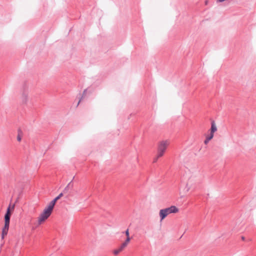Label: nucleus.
<instances>
[{"label": "nucleus", "mask_w": 256, "mask_h": 256, "mask_svg": "<svg viewBox=\"0 0 256 256\" xmlns=\"http://www.w3.org/2000/svg\"><path fill=\"white\" fill-rule=\"evenodd\" d=\"M17 140L18 142H20L21 140V137L20 136L18 135L17 136Z\"/></svg>", "instance_id": "obj_14"}, {"label": "nucleus", "mask_w": 256, "mask_h": 256, "mask_svg": "<svg viewBox=\"0 0 256 256\" xmlns=\"http://www.w3.org/2000/svg\"><path fill=\"white\" fill-rule=\"evenodd\" d=\"M124 247H122V245L120 246V248L118 250H116L113 252V254H114L116 255L118 254L120 252H122L124 248Z\"/></svg>", "instance_id": "obj_10"}, {"label": "nucleus", "mask_w": 256, "mask_h": 256, "mask_svg": "<svg viewBox=\"0 0 256 256\" xmlns=\"http://www.w3.org/2000/svg\"><path fill=\"white\" fill-rule=\"evenodd\" d=\"M52 208L48 204L44 208L38 218V223L39 225L42 224L50 217L53 211Z\"/></svg>", "instance_id": "obj_2"}, {"label": "nucleus", "mask_w": 256, "mask_h": 256, "mask_svg": "<svg viewBox=\"0 0 256 256\" xmlns=\"http://www.w3.org/2000/svg\"><path fill=\"white\" fill-rule=\"evenodd\" d=\"M126 236L127 237L129 236V232H128V230H127L126 231Z\"/></svg>", "instance_id": "obj_13"}, {"label": "nucleus", "mask_w": 256, "mask_h": 256, "mask_svg": "<svg viewBox=\"0 0 256 256\" xmlns=\"http://www.w3.org/2000/svg\"><path fill=\"white\" fill-rule=\"evenodd\" d=\"M130 236L127 237L125 242L122 244V247L125 248L128 245V243L130 242Z\"/></svg>", "instance_id": "obj_11"}, {"label": "nucleus", "mask_w": 256, "mask_h": 256, "mask_svg": "<svg viewBox=\"0 0 256 256\" xmlns=\"http://www.w3.org/2000/svg\"><path fill=\"white\" fill-rule=\"evenodd\" d=\"M169 144V142L167 140L160 142L158 146V157H162Z\"/></svg>", "instance_id": "obj_4"}, {"label": "nucleus", "mask_w": 256, "mask_h": 256, "mask_svg": "<svg viewBox=\"0 0 256 256\" xmlns=\"http://www.w3.org/2000/svg\"><path fill=\"white\" fill-rule=\"evenodd\" d=\"M242 239L243 240H245V238H244V236H242Z\"/></svg>", "instance_id": "obj_15"}, {"label": "nucleus", "mask_w": 256, "mask_h": 256, "mask_svg": "<svg viewBox=\"0 0 256 256\" xmlns=\"http://www.w3.org/2000/svg\"><path fill=\"white\" fill-rule=\"evenodd\" d=\"M28 100V93L27 91L23 92L20 96V100L24 104H26Z\"/></svg>", "instance_id": "obj_6"}, {"label": "nucleus", "mask_w": 256, "mask_h": 256, "mask_svg": "<svg viewBox=\"0 0 256 256\" xmlns=\"http://www.w3.org/2000/svg\"><path fill=\"white\" fill-rule=\"evenodd\" d=\"M214 137V134H210L209 136H206V140H204V143L206 144L210 140H211Z\"/></svg>", "instance_id": "obj_9"}, {"label": "nucleus", "mask_w": 256, "mask_h": 256, "mask_svg": "<svg viewBox=\"0 0 256 256\" xmlns=\"http://www.w3.org/2000/svg\"><path fill=\"white\" fill-rule=\"evenodd\" d=\"M198 182V180L195 176H190L188 180L184 190L188 192L191 190H194Z\"/></svg>", "instance_id": "obj_5"}, {"label": "nucleus", "mask_w": 256, "mask_h": 256, "mask_svg": "<svg viewBox=\"0 0 256 256\" xmlns=\"http://www.w3.org/2000/svg\"><path fill=\"white\" fill-rule=\"evenodd\" d=\"M14 205H13L12 208H10V206L7 208L6 212L4 216V226L2 230V238L4 239V237L8 234V229H9V225H10V217L11 216L10 209L12 210L14 209Z\"/></svg>", "instance_id": "obj_1"}, {"label": "nucleus", "mask_w": 256, "mask_h": 256, "mask_svg": "<svg viewBox=\"0 0 256 256\" xmlns=\"http://www.w3.org/2000/svg\"><path fill=\"white\" fill-rule=\"evenodd\" d=\"M178 212V209L174 206H172L169 208L160 210L159 213L160 221H162L168 214L176 213Z\"/></svg>", "instance_id": "obj_3"}, {"label": "nucleus", "mask_w": 256, "mask_h": 256, "mask_svg": "<svg viewBox=\"0 0 256 256\" xmlns=\"http://www.w3.org/2000/svg\"><path fill=\"white\" fill-rule=\"evenodd\" d=\"M63 196V194L60 193L58 196L55 198L52 201H51L48 204L54 208L56 202Z\"/></svg>", "instance_id": "obj_7"}, {"label": "nucleus", "mask_w": 256, "mask_h": 256, "mask_svg": "<svg viewBox=\"0 0 256 256\" xmlns=\"http://www.w3.org/2000/svg\"><path fill=\"white\" fill-rule=\"evenodd\" d=\"M217 130V128L214 121L211 123L210 134H214Z\"/></svg>", "instance_id": "obj_8"}, {"label": "nucleus", "mask_w": 256, "mask_h": 256, "mask_svg": "<svg viewBox=\"0 0 256 256\" xmlns=\"http://www.w3.org/2000/svg\"><path fill=\"white\" fill-rule=\"evenodd\" d=\"M160 157H158V154H157L156 156L154 158V161L153 162H156V161L158 160V158H159Z\"/></svg>", "instance_id": "obj_12"}]
</instances>
